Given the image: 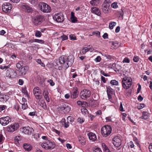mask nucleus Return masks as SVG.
<instances>
[{"label":"nucleus","mask_w":152,"mask_h":152,"mask_svg":"<svg viewBox=\"0 0 152 152\" xmlns=\"http://www.w3.org/2000/svg\"><path fill=\"white\" fill-rule=\"evenodd\" d=\"M58 61L61 65H64L65 68L67 69L72 65L74 62V57L72 55H70L68 56H62L59 58Z\"/></svg>","instance_id":"obj_1"},{"label":"nucleus","mask_w":152,"mask_h":152,"mask_svg":"<svg viewBox=\"0 0 152 152\" xmlns=\"http://www.w3.org/2000/svg\"><path fill=\"white\" fill-rule=\"evenodd\" d=\"M132 80L130 77H125L123 78L121 82L123 87L126 89L129 88L132 86Z\"/></svg>","instance_id":"obj_2"},{"label":"nucleus","mask_w":152,"mask_h":152,"mask_svg":"<svg viewBox=\"0 0 152 152\" xmlns=\"http://www.w3.org/2000/svg\"><path fill=\"white\" fill-rule=\"evenodd\" d=\"M41 145L42 148L46 150L52 149L56 146L54 143L50 140H47L45 142L42 143Z\"/></svg>","instance_id":"obj_3"},{"label":"nucleus","mask_w":152,"mask_h":152,"mask_svg":"<svg viewBox=\"0 0 152 152\" xmlns=\"http://www.w3.org/2000/svg\"><path fill=\"white\" fill-rule=\"evenodd\" d=\"M111 3L110 0H104L102 5V10L104 13L107 14L109 12Z\"/></svg>","instance_id":"obj_4"},{"label":"nucleus","mask_w":152,"mask_h":152,"mask_svg":"<svg viewBox=\"0 0 152 152\" xmlns=\"http://www.w3.org/2000/svg\"><path fill=\"white\" fill-rule=\"evenodd\" d=\"M112 128L110 126L107 125L103 126L101 129V133L103 136L107 137L111 133Z\"/></svg>","instance_id":"obj_5"},{"label":"nucleus","mask_w":152,"mask_h":152,"mask_svg":"<svg viewBox=\"0 0 152 152\" xmlns=\"http://www.w3.org/2000/svg\"><path fill=\"white\" fill-rule=\"evenodd\" d=\"M39 7L40 10L45 13H49L51 11L50 7L45 3H40L39 4Z\"/></svg>","instance_id":"obj_6"},{"label":"nucleus","mask_w":152,"mask_h":152,"mask_svg":"<svg viewBox=\"0 0 152 152\" xmlns=\"http://www.w3.org/2000/svg\"><path fill=\"white\" fill-rule=\"evenodd\" d=\"M91 92L89 90L85 89L80 93V97L82 99L86 100L91 96Z\"/></svg>","instance_id":"obj_7"},{"label":"nucleus","mask_w":152,"mask_h":152,"mask_svg":"<svg viewBox=\"0 0 152 152\" xmlns=\"http://www.w3.org/2000/svg\"><path fill=\"white\" fill-rule=\"evenodd\" d=\"M44 20V18L42 15H39L34 17L33 23L35 26L40 25Z\"/></svg>","instance_id":"obj_8"},{"label":"nucleus","mask_w":152,"mask_h":152,"mask_svg":"<svg viewBox=\"0 0 152 152\" xmlns=\"http://www.w3.org/2000/svg\"><path fill=\"white\" fill-rule=\"evenodd\" d=\"M41 90L38 87H35L34 89L33 93L34 94L35 98L39 101L42 99V96L40 94H41Z\"/></svg>","instance_id":"obj_9"},{"label":"nucleus","mask_w":152,"mask_h":152,"mask_svg":"<svg viewBox=\"0 0 152 152\" xmlns=\"http://www.w3.org/2000/svg\"><path fill=\"white\" fill-rule=\"evenodd\" d=\"M6 76L11 78H14L17 76V74L16 72L13 69H10L7 70L6 72Z\"/></svg>","instance_id":"obj_10"},{"label":"nucleus","mask_w":152,"mask_h":152,"mask_svg":"<svg viewBox=\"0 0 152 152\" xmlns=\"http://www.w3.org/2000/svg\"><path fill=\"white\" fill-rule=\"evenodd\" d=\"M12 5L9 2H5L2 5V10L5 13L8 12L12 9Z\"/></svg>","instance_id":"obj_11"},{"label":"nucleus","mask_w":152,"mask_h":152,"mask_svg":"<svg viewBox=\"0 0 152 152\" xmlns=\"http://www.w3.org/2000/svg\"><path fill=\"white\" fill-rule=\"evenodd\" d=\"M53 18L58 23H61L64 21V16L61 13H58L56 14L53 16Z\"/></svg>","instance_id":"obj_12"},{"label":"nucleus","mask_w":152,"mask_h":152,"mask_svg":"<svg viewBox=\"0 0 152 152\" xmlns=\"http://www.w3.org/2000/svg\"><path fill=\"white\" fill-rule=\"evenodd\" d=\"M11 121V119L9 116L2 117L0 118V123L5 126L8 124Z\"/></svg>","instance_id":"obj_13"},{"label":"nucleus","mask_w":152,"mask_h":152,"mask_svg":"<svg viewBox=\"0 0 152 152\" xmlns=\"http://www.w3.org/2000/svg\"><path fill=\"white\" fill-rule=\"evenodd\" d=\"M19 125L18 123L8 126L7 128V131L10 132H13L19 128Z\"/></svg>","instance_id":"obj_14"},{"label":"nucleus","mask_w":152,"mask_h":152,"mask_svg":"<svg viewBox=\"0 0 152 152\" xmlns=\"http://www.w3.org/2000/svg\"><path fill=\"white\" fill-rule=\"evenodd\" d=\"M21 131L25 134L30 135L32 133L34 130L31 127L26 126L21 128Z\"/></svg>","instance_id":"obj_15"},{"label":"nucleus","mask_w":152,"mask_h":152,"mask_svg":"<svg viewBox=\"0 0 152 152\" xmlns=\"http://www.w3.org/2000/svg\"><path fill=\"white\" fill-rule=\"evenodd\" d=\"M112 142L115 147H118L121 145V140L119 137L116 136L113 138Z\"/></svg>","instance_id":"obj_16"},{"label":"nucleus","mask_w":152,"mask_h":152,"mask_svg":"<svg viewBox=\"0 0 152 152\" xmlns=\"http://www.w3.org/2000/svg\"><path fill=\"white\" fill-rule=\"evenodd\" d=\"M29 69L28 66H26L22 67L19 71L18 75L20 76H23L25 75Z\"/></svg>","instance_id":"obj_17"},{"label":"nucleus","mask_w":152,"mask_h":152,"mask_svg":"<svg viewBox=\"0 0 152 152\" xmlns=\"http://www.w3.org/2000/svg\"><path fill=\"white\" fill-rule=\"evenodd\" d=\"M61 109L62 110H65L66 113H68L71 110L70 107L66 104H63L61 105Z\"/></svg>","instance_id":"obj_18"},{"label":"nucleus","mask_w":152,"mask_h":152,"mask_svg":"<svg viewBox=\"0 0 152 152\" xmlns=\"http://www.w3.org/2000/svg\"><path fill=\"white\" fill-rule=\"evenodd\" d=\"M21 7L23 10L28 13H32L33 12L32 7L28 5H23L21 6Z\"/></svg>","instance_id":"obj_19"},{"label":"nucleus","mask_w":152,"mask_h":152,"mask_svg":"<svg viewBox=\"0 0 152 152\" xmlns=\"http://www.w3.org/2000/svg\"><path fill=\"white\" fill-rule=\"evenodd\" d=\"M87 135L90 140L94 141L96 139V135L93 132H90L88 133Z\"/></svg>","instance_id":"obj_20"},{"label":"nucleus","mask_w":152,"mask_h":152,"mask_svg":"<svg viewBox=\"0 0 152 152\" xmlns=\"http://www.w3.org/2000/svg\"><path fill=\"white\" fill-rule=\"evenodd\" d=\"M91 12L96 14L98 16H100L101 15V12L99 9L96 7H93L91 8Z\"/></svg>","instance_id":"obj_21"},{"label":"nucleus","mask_w":152,"mask_h":152,"mask_svg":"<svg viewBox=\"0 0 152 152\" xmlns=\"http://www.w3.org/2000/svg\"><path fill=\"white\" fill-rule=\"evenodd\" d=\"M43 94L46 101L48 102H49L50 100L48 96V91L46 90H44L43 91Z\"/></svg>","instance_id":"obj_22"},{"label":"nucleus","mask_w":152,"mask_h":152,"mask_svg":"<svg viewBox=\"0 0 152 152\" xmlns=\"http://www.w3.org/2000/svg\"><path fill=\"white\" fill-rule=\"evenodd\" d=\"M7 96L2 94L0 95V101L2 102H5L7 101Z\"/></svg>","instance_id":"obj_23"},{"label":"nucleus","mask_w":152,"mask_h":152,"mask_svg":"<svg viewBox=\"0 0 152 152\" xmlns=\"http://www.w3.org/2000/svg\"><path fill=\"white\" fill-rule=\"evenodd\" d=\"M78 93L77 90L75 89L73 93L71 95L70 97L72 99L76 98L78 96Z\"/></svg>","instance_id":"obj_24"},{"label":"nucleus","mask_w":152,"mask_h":152,"mask_svg":"<svg viewBox=\"0 0 152 152\" xmlns=\"http://www.w3.org/2000/svg\"><path fill=\"white\" fill-rule=\"evenodd\" d=\"M71 20L73 23H75L77 21V18L75 16V13L73 12H71Z\"/></svg>","instance_id":"obj_25"},{"label":"nucleus","mask_w":152,"mask_h":152,"mask_svg":"<svg viewBox=\"0 0 152 152\" xmlns=\"http://www.w3.org/2000/svg\"><path fill=\"white\" fill-rule=\"evenodd\" d=\"M24 148L26 151H29L31 149V147L29 144L25 143L23 145Z\"/></svg>","instance_id":"obj_26"},{"label":"nucleus","mask_w":152,"mask_h":152,"mask_svg":"<svg viewBox=\"0 0 152 152\" xmlns=\"http://www.w3.org/2000/svg\"><path fill=\"white\" fill-rule=\"evenodd\" d=\"M90 50V48H89L87 47H85L83 48L81 50H80V53L82 55L84 54L86 52L89 51Z\"/></svg>","instance_id":"obj_27"},{"label":"nucleus","mask_w":152,"mask_h":152,"mask_svg":"<svg viewBox=\"0 0 152 152\" xmlns=\"http://www.w3.org/2000/svg\"><path fill=\"white\" fill-rule=\"evenodd\" d=\"M148 118V113L147 112H143L142 115L140 117V118L143 119H146Z\"/></svg>","instance_id":"obj_28"},{"label":"nucleus","mask_w":152,"mask_h":152,"mask_svg":"<svg viewBox=\"0 0 152 152\" xmlns=\"http://www.w3.org/2000/svg\"><path fill=\"white\" fill-rule=\"evenodd\" d=\"M99 3V0H92L90 1V4L92 6H96Z\"/></svg>","instance_id":"obj_29"},{"label":"nucleus","mask_w":152,"mask_h":152,"mask_svg":"<svg viewBox=\"0 0 152 152\" xmlns=\"http://www.w3.org/2000/svg\"><path fill=\"white\" fill-rule=\"evenodd\" d=\"M102 146L104 152H111L104 143H102Z\"/></svg>","instance_id":"obj_30"},{"label":"nucleus","mask_w":152,"mask_h":152,"mask_svg":"<svg viewBox=\"0 0 152 152\" xmlns=\"http://www.w3.org/2000/svg\"><path fill=\"white\" fill-rule=\"evenodd\" d=\"M107 94H113V90L110 86L107 88Z\"/></svg>","instance_id":"obj_31"},{"label":"nucleus","mask_w":152,"mask_h":152,"mask_svg":"<svg viewBox=\"0 0 152 152\" xmlns=\"http://www.w3.org/2000/svg\"><path fill=\"white\" fill-rule=\"evenodd\" d=\"M79 141V142L82 144H84L85 143V138L83 137H79L78 138Z\"/></svg>","instance_id":"obj_32"},{"label":"nucleus","mask_w":152,"mask_h":152,"mask_svg":"<svg viewBox=\"0 0 152 152\" xmlns=\"http://www.w3.org/2000/svg\"><path fill=\"white\" fill-rule=\"evenodd\" d=\"M102 55L105 57L106 58L109 60H112L114 59V57L111 55L106 54L105 53L103 54Z\"/></svg>","instance_id":"obj_33"},{"label":"nucleus","mask_w":152,"mask_h":152,"mask_svg":"<svg viewBox=\"0 0 152 152\" xmlns=\"http://www.w3.org/2000/svg\"><path fill=\"white\" fill-rule=\"evenodd\" d=\"M116 22H111L109 24V27L111 29H113L114 27L116 25Z\"/></svg>","instance_id":"obj_34"},{"label":"nucleus","mask_w":152,"mask_h":152,"mask_svg":"<svg viewBox=\"0 0 152 152\" xmlns=\"http://www.w3.org/2000/svg\"><path fill=\"white\" fill-rule=\"evenodd\" d=\"M67 119L68 122L72 123L74 121V118L71 116H69L68 117Z\"/></svg>","instance_id":"obj_35"},{"label":"nucleus","mask_w":152,"mask_h":152,"mask_svg":"<svg viewBox=\"0 0 152 152\" xmlns=\"http://www.w3.org/2000/svg\"><path fill=\"white\" fill-rule=\"evenodd\" d=\"M22 139V137L20 136H16L15 138V142H17L18 143L19 142V141L21 140Z\"/></svg>","instance_id":"obj_36"},{"label":"nucleus","mask_w":152,"mask_h":152,"mask_svg":"<svg viewBox=\"0 0 152 152\" xmlns=\"http://www.w3.org/2000/svg\"><path fill=\"white\" fill-rule=\"evenodd\" d=\"M40 106H42L44 109L47 110V107L46 104L44 101H42Z\"/></svg>","instance_id":"obj_37"},{"label":"nucleus","mask_w":152,"mask_h":152,"mask_svg":"<svg viewBox=\"0 0 152 152\" xmlns=\"http://www.w3.org/2000/svg\"><path fill=\"white\" fill-rule=\"evenodd\" d=\"M29 1L30 3L34 6L37 5L38 3V0H29Z\"/></svg>","instance_id":"obj_38"},{"label":"nucleus","mask_w":152,"mask_h":152,"mask_svg":"<svg viewBox=\"0 0 152 152\" xmlns=\"http://www.w3.org/2000/svg\"><path fill=\"white\" fill-rule=\"evenodd\" d=\"M23 66V63L22 61H20L17 63L16 65V67L18 68H20Z\"/></svg>","instance_id":"obj_39"},{"label":"nucleus","mask_w":152,"mask_h":152,"mask_svg":"<svg viewBox=\"0 0 152 152\" xmlns=\"http://www.w3.org/2000/svg\"><path fill=\"white\" fill-rule=\"evenodd\" d=\"M81 110L82 113L84 115L87 114L88 113V111L87 110L86 108L84 107L81 109Z\"/></svg>","instance_id":"obj_40"},{"label":"nucleus","mask_w":152,"mask_h":152,"mask_svg":"<svg viewBox=\"0 0 152 152\" xmlns=\"http://www.w3.org/2000/svg\"><path fill=\"white\" fill-rule=\"evenodd\" d=\"M36 61L39 64H40L41 66L43 67H45V65L43 62H42L41 60L40 59H38Z\"/></svg>","instance_id":"obj_41"},{"label":"nucleus","mask_w":152,"mask_h":152,"mask_svg":"<svg viewBox=\"0 0 152 152\" xmlns=\"http://www.w3.org/2000/svg\"><path fill=\"white\" fill-rule=\"evenodd\" d=\"M42 35V34L39 31H37L35 34V36L37 37H40Z\"/></svg>","instance_id":"obj_42"},{"label":"nucleus","mask_w":152,"mask_h":152,"mask_svg":"<svg viewBox=\"0 0 152 152\" xmlns=\"http://www.w3.org/2000/svg\"><path fill=\"white\" fill-rule=\"evenodd\" d=\"M110 83L113 85H117L118 84V82L115 80H112L110 81Z\"/></svg>","instance_id":"obj_43"},{"label":"nucleus","mask_w":152,"mask_h":152,"mask_svg":"<svg viewBox=\"0 0 152 152\" xmlns=\"http://www.w3.org/2000/svg\"><path fill=\"white\" fill-rule=\"evenodd\" d=\"M111 7L112 8L116 9L118 7L117 3L116 2H115L111 4Z\"/></svg>","instance_id":"obj_44"},{"label":"nucleus","mask_w":152,"mask_h":152,"mask_svg":"<svg viewBox=\"0 0 152 152\" xmlns=\"http://www.w3.org/2000/svg\"><path fill=\"white\" fill-rule=\"evenodd\" d=\"M93 152H102L101 149L98 147H96L94 148Z\"/></svg>","instance_id":"obj_45"},{"label":"nucleus","mask_w":152,"mask_h":152,"mask_svg":"<svg viewBox=\"0 0 152 152\" xmlns=\"http://www.w3.org/2000/svg\"><path fill=\"white\" fill-rule=\"evenodd\" d=\"M10 65L8 66H0V69H7L10 68Z\"/></svg>","instance_id":"obj_46"},{"label":"nucleus","mask_w":152,"mask_h":152,"mask_svg":"<svg viewBox=\"0 0 152 152\" xmlns=\"http://www.w3.org/2000/svg\"><path fill=\"white\" fill-rule=\"evenodd\" d=\"M101 60V58L100 56H98L95 58L94 61L96 62H99Z\"/></svg>","instance_id":"obj_47"},{"label":"nucleus","mask_w":152,"mask_h":152,"mask_svg":"<svg viewBox=\"0 0 152 152\" xmlns=\"http://www.w3.org/2000/svg\"><path fill=\"white\" fill-rule=\"evenodd\" d=\"M77 104L80 106L83 107V104L84 102H82L80 101H78L77 102Z\"/></svg>","instance_id":"obj_48"},{"label":"nucleus","mask_w":152,"mask_h":152,"mask_svg":"<svg viewBox=\"0 0 152 152\" xmlns=\"http://www.w3.org/2000/svg\"><path fill=\"white\" fill-rule=\"evenodd\" d=\"M139 60V58L137 56H135L133 59V61L135 62H137Z\"/></svg>","instance_id":"obj_49"},{"label":"nucleus","mask_w":152,"mask_h":152,"mask_svg":"<svg viewBox=\"0 0 152 152\" xmlns=\"http://www.w3.org/2000/svg\"><path fill=\"white\" fill-rule=\"evenodd\" d=\"M130 62V60L128 58H125L123 61V62L129 63Z\"/></svg>","instance_id":"obj_50"},{"label":"nucleus","mask_w":152,"mask_h":152,"mask_svg":"<svg viewBox=\"0 0 152 152\" xmlns=\"http://www.w3.org/2000/svg\"><path fill=\"white\" fill-rule=\"evenodd\" d=\"M28 107V105L27 104H25V103H23L22 104V107L23 110L26 109Z\"/></svg>","instance_id":"obj_51"},{"label":"nucleus","mask_w":152,"mask_h":152,"mask_svg":"<svg viewBox=\"0 0 152 152\" xmlns=\"http://www.w3.org/2000/svg\"><path fill=\"white\" fill-rule=\"evenodd\" d=\"M62 39V41L66 40L68 39V37L65 35H63L60 37Z\"/></svg>","instance_id":"obj_52"},{"label":"nucleus","mask_w":152,"mask_h":152,"mask_svg":"<svg viewBox=\"0 0 152 152\" xmlns=\"http://www.w3.org/2000/svg\"><path fill=\"white\" fill-rule=\"evenodd\" d=\"M36 42L43 44L45 42L43 40L36 39Z\"/></svg>","instance_id":"obj_53"},{"label":"nucleus","mask_w":152,"mask_h":152,"mask_svg":"<svg viewBox=\"0 0 152 152\" xmlns=\"http://www.w3.org/2000/svg\"><path fill=\"white\" fill-rule=\"evenodd\" d=\"M48 82L50 83V84L51 86H53L55 85L53 81V80L51 79L48 80Z\"/></svg>","instance_id":"obj_54"},{"label":"nucleus","mask_w":152,"mask_h":152,"mask_svg":"<svg viewBox=\"0 0 152 152\" xmlns=\"http://www.w3.org/2000/svg\"><path fill=\"white\" fill-rule=\"evenodd\" d=\"M144 107V104H140V105L137 106V108L139 109H141Z\"/></svg>","instance_id":"obj_55"},{"label":"nucleus","mask_w":152,"mask_h":152,"mask_svg":"<svg viewBox=\"0 0 152 152\" xmlns=\"http://www.w3.org/2000/svg\"><path fill=\"white\" fill-rule=\"evenodd\" d=\"M77 120L78 122L80 124H82L84 121L83 120V119L81 118H78Z\"/></svg>","instance_id":"obj_56"},{"label":"nucleus","mask_w":152,"mask_h":152,"mask_svg":"<svg viewBox=\"0 0 152 152\" xmlns=\"http://www.w3.org/2000/svg\"><path fill=\"white\" fill-rule=\"evenodd\" d=\"M129 145L131 148H133L134 146V144L133 143V142L132 141H130L129 143Z\"/></svg>","instance_id":"obj_57"},{"label":"nucleus","mask_w":152,"mask_h":152,"mask_svg":"<svg viewBox=\"0 0 152 152\" xmlns=\"http://www.w3.org/2000/svg\"><path fill=\"white\" fill-rule=\"evenodd\" d=\"M94 34L96 35L98 37H100V32L99 31H96V32L94 33Z\"/></svg>","instance_id":"obj_58"},{"label":"nucleus","mask_w":152,"mask_h":152,"mask_svg":"<svg viewBox=\"0 0 152 152\" xmlns=\"http://www.w3.org/2000/svg\"><path fill=\"white\" fill-rule=\"evenodd\" d=\"M100 72L101 74L105 77H107L108 76L107 74L104 72L102 70H101Z\"/></svg>","instance_id":"obj_59"},{"label":"nucleus","mask_w":152,"mask_h":152,"mask_svg":"<svg viewBox=\"0 0 152 152\" xmlns=\"http://www.w3.org/2000/svg\"><path fill=\"white\" fill-rule=\"evenodd\" d=\"M70 39L72 40H76V37L74 35L71 34L70 36Z\"/></svg>","instance_id":"obj_60"},{"label":"nucleus","mask_w":152,"mask_h":152,"mask_svg":"<svg viewBox=\"0 0 152 152\" xmlns=\"http://www.w3.org/2000/svg\"><path fill=\"white\" fill-rule=\"evenodd\" d=\"M102 37L104 39H107L108 38V35L107 33H105L103 35Z\"/></svg>","instance_id":"obj_61"},{"label":"nucleus","mask_w":152,"mask_h":152,"mask_svg":"<svg viewBox=\"0 0 152 152\" xmlns=\"http://www.w3.org/2000/svg\"><path fill=\"white\" fill-rule=\"evenodd\" d=\"M23 80L20 79L18 81V84L20 85H22L23 83Z\"/></svg>","instance_id":"obj_62"},{"label":"nucleus","mask_w":152,"mask_h":152,"mask_svg":"<svg viewBox=\"0 0 152 152\" xmlns=\"http://www.w3.org/2000/svg\"><path fill=\"white\" fill-rule=\"evenodd\" d=\"M120 110L121 111H124V110L122 104L121 102L120 103Z\"/></svg>","instance_id":"obj_63"},{"label":"nucleus","mask_w":152,"mask_h":152,"mask_svg":"<svg viewBox=\"0 0 152 152\" xmlns=\"http://www.w3.org/2000/svg\"><path fill=\"white\" fill-rule=\"evenodd\" d=\"M149 149L150 152H152V143L150 144L149 146Z\"/></svg>","instance_id":"obj_64"}]
</instances>
